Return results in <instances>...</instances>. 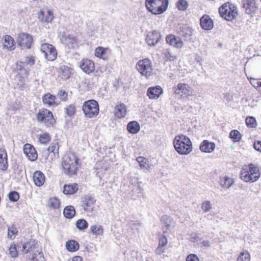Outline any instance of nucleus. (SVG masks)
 Returning <instances> with one entry per match:
<instances>
[{
    "label": "nucleus",
    "instance_id": "58836bf2",
    "mask_svg": "<svg viewBox=\"0 0 261 261\" xmlns=\"http://www.w3.org/2000/svg\"><path fill=\"white\" fill-rule=\"evenodd\" d=\"M76 227L80 230H84L88 228V223L86 220L81 219L76 221Z\"/></svg>",
    "mask_w": 261,
    "mask_h": 261
},
{
    "label": "nucleus",
    "instance_id": "7ed1b4c3",
    "mask_svg": "<svg viewBox=\"0 0 261 261\" xmlns=\"http://www.w3.org/2000/svg\"><path fill=\"white\" fill-rule=\"evenodd\" d=\"M260 172L257 166L250 164L248 167L243 168L240 173V178L245 182H255L260 177Z\"/></svg>",
    "mask_w": 261,
    "mask_h": 261
},
{
    "label": "nucleus",
    "instance_id": "bf43d9fd",
    "mask_svg": "<svg viewBox=\"0 0 261 261\" xmlns=\"http://www.w3.org/2000/svg\"><path fill=\"white\" fill-rule=\"evenodd\" d=\"M253 148L255 150L261 153V141H256L253 143Z\"/></svg>",
    "mask_w": 261,
    "mask_h": 261
},
{
    "label": "nucleus",
    "instance_id": "4c0bfd02",
    "mask_svg": "<svg viewBox=\"0 0 261 261\" xmlns=\"http://www.w3.org/2000/svg\"><path fill=\"white\" fill-rule=\"evenodd\" d=\"M229 136L233 142H239L242 135L238 130L233 129L230 132Z\"/></svg>",
    "mask_w": 261,
    "mask_h": 261
},
{
    "label": "nucleus",
    "instance_id": "423d86ee",
    "mask_svg": "<svg viewBox=\"0 0 261 261\" xmlns=\"http://www.w3.org/2000/svg\"><path fill=\"white\" fill-rule=\"evenodd\" d=\"M219 12L221 17L227 21L234 20L238 15L237 7L229 3L222 5L219 9Z\"/></svg>",
    "mask_w": 261,
    "mask_h": 261
},
{
    "label": "nucleus",
    "instance_id": "f8f14e48",
    "mask_svg": "<svg viewBox=\"0 0 261 261\" xmlns=\"http://www.w3.org/2000/svg\"><path fill=\"white\" fill-rule=\"evenodd\" d=\"M161 38V35L160 33L154 30L147 34L146 41L149 46H154L159 42Z\"/></svg>",
    "mask_w": 261,
    "mask_h": 261
},
{
    "label": "nucleus",
    "instance_id": "0eeeda50",
    "mask_svg": "<svg viewBox=\"0 0 261 261\" xmlns=\"http://www.w3.org/2000/svg\"><path fill=\"white\" fill-rule=\"evenodd\" d=\"M82 109L85 116L90 118L96 116L99 113L98 102L93 99L85 101Z\"/></svg>",
    "mask_w": 261,
    "mask_h": 261
},
{
    "label": "nucleus",
    "instance_id": "c85d7f7f",
    "mask_svg": "<svg viewBox=\"0 0 261 261\" xmlns=\"http://www.w3.org/2000/svg\"><path fill=\"white\" fill-rule=\"evenodd\" d=\"M127 129L129 133L136 134L139 132L140 126L137 121H132L127 124Z\"/></svg>",
    "mask_w": 261,
    "mask_h": 261
},
{
    "label": "nucleus",
    "instance_id": "13d9d810",
    "mask_svg": "<svg viewBox=\"0 0 261 261\" xmlns=\"http://www.w3.org/2000/svg\"><path fill=\"white\" fill-rule=\"evenodd\" d=\"M186 261H199V259L196 255L190 254L187 256Z\"/></svg>",
    "mask_w": 261,
    "mask_h": 261
},
{
    "label": "nucleus",
    "instance_id": "a211bd4d",
    "mask_svg": "<svg viewBox=\"0 0 261 261\" xmlns=\"http://www.w3.org/2000/svg\"><path fill=\"white\" fill-rule=\"evenodd\" d=\"M166 42L174 47L180 48L183 46L184 43L180 38L174 35H168L166 37Z\"/></svg>",
    "mask_w": 261,
    "mask_h": 261
},
{
    "label": "nucleus",
    "instance_id": "338daca9",
    "mask_svg": "<svg viewBox=\"0 0 261 261\" xmlns=\"http://www.w3.org/2000/svg\"><path fill=\"white\" fill-rule=\"evenodd\" d=\"M82 260H83L82 257L80 256H74L72 258V261H82Z\"/></svg>",
    "mask_w": 261,
    "mask_h": 261
},
{
    "label": "nucleus",
    "instance_id": "b1692460",
    "mask_svg": "<svg viewBox=\"0 0 261 261\" xmlns=\"http://www.w3.org/2000/svg\"><path fill=\"white\" fill-rule=\"evenodd\" d=\"M161 222L163 225V229L164 233L167 232L171 227L174 226L175 224L173 219L167 215H165L162 217Z\"/></svg>",
    "mask_w": 261,
    "mask_h": 261
},
{
    "label": "nucleus",
    "instance_id": "a878e982",
    "mask_svg": "<svg viewBox=\"0 0 261 261\" xmlns=\"http://www.w3.org/2000/svg\"><path fill=\"white\" fill-rule=\"evenodd\" d=\"M45 176L42 172L36 171L34 173L33 180L37 186L40 187L42 186L45 181Z\"/></svg>",
    "mask_w": 261,
    "mask_h": 261
},
{
    "label": "nucleus",
    "instance_id": "603ef678",
    "mask_svg": "<svg viewBox=\"0 0 261 261\" xmlns=\"http://www.w3.org/2000/svg\"><path fill=\"white\" fill-rule=\"evenodd\" d=\"M8 237L11 239L13 237H15V234L17 232V228L14 226L8 227Z\"/></svg>",
    "mask_w": 261,
    "mask_h": 261
},
{
    "label": "nucleus",
    "instance_id": "a18cd8bd",
    "mask_svg": "<svg viewBox=\"0 0 261 261\" xmlns=\"http://www.w3.org/2000/svg\"><path fill=\"white\" fill-rule=\"evenodd\" d=\"M19 197V193L15 191H11L8 194L9 199L11 202L17 201Z\"/></svg>",
    "mask_w": 261,
    "mask_h": 261
},
{
    "label": "nucleus",
    "instance_id": "49530a36",
    "mask_svg": "<svg viewBox=\"0 0 261 261\" xmlns=\"http://www.w3.org/2000/svg\"><path fill=\"white\" fill-rule=\"evenodd\" d=\"M250 256L248 252H242L238 257L237 261H250Z\"/></svg>",
    "mask_w": 261,
    "mask_h": 261
},
{
    "label": "nucleus",
    "instance_id": "20e7f679",
    "mask_svg": "<svg viewBox=\"0 0 261 261\" xmlns=\"http://www.w3.org/2000/svg\"><path fill=\"white\" fill-rule=\"evenodd\" d=\"M168 0H145L147 10L154 15L163 13L167 9Z\"/></svg>",
    "mask_w": 261,
    "mask_h": 261
},
{
    "label": "nucleus",
    "instance_id": "5701e85b",
    "mask_svg": "<svg viewBox=\"0 0 261 261\" xmlns=\"http://www.w3.org/2000/svg\"><path fill=\"white\" fill-rule=\"evenodd\" d=\"M38 18L41 22H51L54 18V14L50 10H47L46 13L43 10H41L38 13Z\"/></svg>",
    "mask_w": 261,
    "mask_h": 261
},
{
    "label": "nucleus",
    "instance_id": "cd10ccee",
    "mask_svg": "<svg viewBox=\"0 0 261 261\" xmlns=\"http://www.w3.org/2000/svg\"><path fill=\"white\" fill-rule=\"evenodd\" d=\"M8 163L7 153L5 150L0 151V169L6 171L8 169Z\"/></svg>",
    "mask_w": 261,
    "mask_h": 261
},
{
    "label": "nucleus",
    "instance_id": "f704fd0d",
    "mask_svg": "<svg viewBox=\"0 0 261 261\" xmlns=\"http://www.w3.org/2000/svg\"><path fill=\"white\" fill-rule=\"evenodd\" d=\"M141 169L148 170L150 168L148 160L144 156H140L136 159Z\"/></svg>",
    "mask_w": 261,
    "mask_h": 261
},
{
    "label": "nucleus",
    "instance_id": "a19ab883",
    "mask_svg": "<svg viewBox=\"0 0 261 261\" xmlns=\"http://www.w3.org/2000/svg\"><path fill=\"white\" fill-rule=\"evenodd\" d=\"M189 6V3L186 0H178L176 3V7L180 11L187 10Z\"/></svg>",
    "mask_w": 261,
    "mask_h": 261
},
{
    "label": "nucleus",
    "instance_id": "473e14b6",
    "mask_svg": "<svg viewBox=\"0 0 261 261\" xmlns=\"http://www.w3.org/2000/svg\"><path fill=\"white\" fill-rule=\"evenodd\" d=\"M63 214L65 218L72 219L75 215V210L74 207L72 205L66 206L64 209Z\"/></svg>",
    "mask_w": 261,
    "mask_h": 261
},
{
    "label": "nucleus",
    "instance_id": "37998d69",
    "mask_svg": "<svg viewBox=\"0 0 261 261\" xmlns=\"http://www.w3.org/2000/svg\"><path fill=\"white\" fill-rule=\"evenodd\" d=\"M106 49L101 46L97 47L95 50V56L96 57L105 59Z\"/></svg>",
    "mask_w": 261,
    "mask_h": 261
},
{
    "label": "nucleus",
    "instance_id": "ea45409f",
    "mask_svg": "<svg viewBox=\"0 0 261 261\" xmlns=\"http://www.w3.org/2000/svg\"><path fill=\"white\" fill-rule=\"evenodd\" d=\"M60 201L59 199L56 197L51 198L48 201V206L53 209H57L60 207Z\"/></svg>",
    "mask_w": 261,
    "mask_h": 261
},
{
    "label": "nucleus",
    "instance_id": "3c124183",
    "mask_svg": "<svg viewBox=\"0 0 261 261\" xmlns=\"http://www.w3.org/2000/svg\"><path fill=\"white\" fill-rule=\"evenodd\" d=\"M66 114L71 117L74 115L75 112V108L73 105H70L65 109Z\"/></svg>",
    "mask_w": 261,
    "mask_h": 261
},
{
    "label": "nucleus",
    "instance_id": "bb28decb",
    "mask_svg": "<svg viewBox=\"0 0 261 261\" xmlns=\"http://www.w3.org/2000/svg\"><path fill=\"white\" fill-rule=\"evenodd\" d=\"M79 189L77 184L75 183L65 185L63 188V193L66 195H72L75 193Z\"/></svg>",
    "mask_w": 261,
    "mask_h": 261
},
{
    "label": "nucleus",
    "instance_id": "9d476101",
    "mask_svg": "<svg viewBox=\"0 0 261 261\" xmlns=\"http://www.w3.org/2000/svg\"><path fill=\"white\" fill-rule=\"evenodd\" d=\"M33 39L32 35L27 33H20L18 35L16 42L22 49H30Z\"/></svg>",
    "mask_w": 261,
    "mask_h": 261
},
{
    "label": "nucleus",
    "instance_id": "2f4dec72",
    "mask_svg": "<svg viewBox=\"0 0 261 261\" xmlns=\"http://www.w3.org/2000/svg\"><path fill=\"white\" fill-rule=\"evenodd\" d=\"M220 184L222 187L229 189L233 184V179L227 176L220 177Z\"/></svg>",
    "mask_w": 261,
    "mask_h": 261
},
{
    "label": "nucleus",
    "instance_id": "c03bdc74",
    "mask_svg": "<svg viewBox=\"0 0 261 261\" xmlns=\"http://www.w3.org/2000/svg\"><path fill=\"white\" fill-rule=\"evenodd\" d=\"M59 148L58 143L57 142H53L47 148L48 153L52 152L55 155L56 153H58Z\"/></svg>",
    "mask_w": 261,
    "mask_h": 261
},
{
    "label": "nucleus",
    "instance_id": "79ce46f5",
    "mask_svg": "<svg viewBox=\"0 0 261 261\" xmlns=\"http://www.w3.org/2000/svg\"><path fill=\"white\" fill-rule=\"evenodd\" d=\"M90 230L93 234L96 235H101L103 231V228L101 226H97L96 225L91 226Z\"/></svg>",
    "mask_w": 261,
    "mask_h": 261
},
{
    "label": "nucleus",
    "instance_id": "774afa93",
    "mask_svg": "<svg viewBox=\"0 0 261 261\" xmlns=\"http://www.w3.org/2000/svg\"><path fill=\"white\" fill-rule=\"evenodd\" d=\"M257 87H261V82H257Z\"/></svg>",
    "mask_w": 261,
    "mask_h": 261
},
{
    "label": "nucleus",
    "instance_id": "5fc2aeb1",
    "mask_svg": "<svg viewBox=\"0 0 261 261\" xmlns=\"http://www.w3.org/2000/svg\"><path fill=\"white\" fill-rule=\"evenodd\" d=\"M24 63L27 65L33 66L35 63V58L33 56L26 57L24 59Z\"/></svg>",
    "mask_w": 261,
    "mask_h": 261
},
{
    "label": "nucleus",
    "instance_id": "e2e57ef3",
    "mask_svg": "<svg viewBox=\"0 0 261 261\" xmlns=\"http://www.w3.org/2000/svg\"><path fill=\"white\" fill-rule=\"evenodd\" d=\"M163 247L158 246L155 250V252L158 255H161L164 252V249L163 248Z\"/></svg>",
    "mask_w": 261,
    "mask_h": 261
},
{
    "label": "nucleus",
    "instance_id": "1a4fd4ad",
    "mask_svg": "<svg viewBox=\"0 0 261 261\" xmlns=\"http://www.w3.org/2000/svg\"><path fill=\"white\" fill-rule=\"evenodd\" d=\"M40 50L47 61H53L57 58V51L52 44L48 43L42 44Z\"/></svg>",
    "mask_w": 261,
    "mask_h": 261
},
{
    "label": "nucleus",
    "instance_id": "8fccbe9b",
    "mask_svg": "<svg viewBox=\"0 0 261 261\" xmlns=\"http://www.w3.org/2000/svg\"><path fill=\"white\" fill-rule=\"evenodd\" d=\"M201 208L204 213L209 212L212 208V206L210 201H205L202 203Z\"/></svg>",
    "mask_w": 261,
    "mask_h": 261
},
{
    "label": "nucleus",
    "instance_id": "0e129e2a",
    "mask_svg": "<svg viewBox=\"0 0 261 261\" xmlns=\"http://www.w3.org/2000/svg\"><path fill=\"white\" fill-rule=\"evenodd\" d=\"M201 244H202V246L205 247H210V245H211V243L208 240L203 241Z\"/></svg>",
    "mask_w": 261,
    "mask_h": 261
},
{
    "label": "nucleus",
    "instance_id": "6e6552de",
    "mask_svg": "<svg viewBox=\"0 0 261 261\" xmlns=\"http://www.w3.org/2000/svg\"><path fill=\"white\" fill-rule=\"evenodd\" d=\"M136 68L140 74L146 77L153 74L152 63L148 59L139 61L136 64Z\"/></svg>",
    "mask_w": 261,
    "mask_h": 261
},
{
    "label": "nucleus",
    "instance_id": "ddd939ff",
    "mask_svg": "<svg viewBox=\"0 0 261 261\" xmlns=\"http://www.w3.org/2000/svg\"><path fill=\"white\" fill-rule=\"evenodd\" d=\"M242 7L247 14L251 15L257 10V7L255 0H242Z\"/></svg>",
    "mask_w": 261,
    "mask_h": 261
},
{
    "label": "nucleus",
    "instance_id": "c756f323",
    "mask_svg": "<svg viewBox=\"0 0 261 261\" xmlns=\"http://www.w3.org/2000/svg\"><path fill=\"white\" fill-rule=\"evenodd\" d=\"M37 243L35 240H31L29 242L25 243L22 245V250L25 253H28L36 248Z\"/></svg>",
    "mask_w": 261,
    "mask_h": 261
},
{
    "label": "nucleus",
    "instance_id": "412c9836",
    "mask_svg": "<svg viewBox=\"0 0 261 261\" xmlns=\"http://www.w3.org/2000/svg\"><path fill=\"white\" fill-rule=\"evenodd\" d=\"M200 23L201 27L205 30H211L214 27L213 20L207 14H204L201 17Z\"/></svg>",
    "mask_w": 261,
    "mask_h": 261
},
{
    "label": "nucleus",
    "instance_id": "052dcab7",
    "mask_svg": "<svg viewBox=\"0 0 261 261\" xmlns=\"http://www.w3.org/2000/svg\"><path fill=\"white\" fill-rule=\"evenodd\" d=\"M10 254H11L12 257H15L17 256V252L16 249L15 247H10Z\"/></svg>",
    "mask_w": 261,
    "mask_h": 261
},
{
    "label": "nucleus",
    "instance_id": "aec40b11",
    "mask_svg": "<svg viewBox=\"0 0 261 261\" xmlns=\"http://www.w3.org/2000/svg\"><path fill=\"white\" fill-rule=\"evenodd\" d=\"M23 152L29 159L34 161L37 159V153L35 148L30 144H26L23 147Z\"/></svg>",
    "mask_w": 261,
    "mask_h": 261
},
{
    "label": "nucleus",
    "instance_id": "4d7b16f0",
    "mask_svg": "<svg viewBox=\"0 0 261 261\" xmlns=\"http://www.w3.org/2000/svg\"><path fill=\"white\" fill-rule=\"evenodd\" d=\"M58 95L60 99L62 100H66L67 99L68 94L64 90H61L59 92Z\"/></svg>",
    "mask_w": 261,
    "mask_h": 261
},
{
    "label": "nucleus",
    "instance_id": "e433bc0d",
    "mask_svg": "<svg viewBox=\"0 0 261 261\" xmlns=\"http://www.w3.org/2000/svg\"><path fill=\"white\" fill-rule=\"evenodd\" d=\"M29 259L30 261H45L42 252L38 250L34 253Z\"/></svg>",
    "mask_w": 261,
    "mask_h": 261
},
{
    "label": "nucleus",
    "instance_id": "864d4df0",
    "mask_svg": "<svg viewBox=\"0 0 261 261\" xmlns=\"http://www.w3.org/2000/svg\"><path fill=\"white\" fill-rule=\"evenodd\" d=\"M129 224L132 229L137 231L142 226V223L139 221H132Z\"/></svg>",
    "mask_w": 261,
    "mask_h": 261
},
{
    "label": "nucleus",
    "instance_id": "69168bd1",
    "mask_svg": "<svg viewBox=\"0 0 261 261\" xmlns=\"http://www.w3.org/2000/svg\"><path fill=\"white\" fill-rule=\"evenodd\" d=\"M195 61L199 63L200 65H202V59L199 56H197L195 58Z\"/></svg>",
    "mask_w": 261,
    "mask_h": 261
},
{
    "label": "nucleus",
    "instance_id": "c9c22d12",
    "mask_svg": "<svg viewBox=\"0 0 261 261\" xmlns=\"http://www.w3.org/2000/svg\"><path fill=\"white\" fill-rule=\"evenodd\" d=\"M55 98L56 97L55 96L50 94V93H47L42 97V101L44 104H47L50 106L55 103Z\"/></svg>",
    "mask_w": 261,
    "mask_h": 261
},
{
    "label": "nucleus",
    "instance_id": "4be33fe9",
    "mask_svg": "<svg viewBox=\"0 0 261 261\" xmlns=\"http://www.w3.org/2000/svg\"><path fill=\"white\" fill-rule=\"evenodd\" d=\"M215 147V143L205 140L200 144L199 149L202 152L211 153L214 150Z\"/></svg>",
    "mask_w": 261,
    "mask_h": 261
},
{
    "label": "nucleus",
    "instance_id": "7c9ffc66",
    "mask_svg": "<svg viewBox=\"0 0 261 261\" xmlns=\"http://www.w3.org/2000/svg\"><path fill=\"white\" fill-rule=\"evenodd\" d=\"M14 45L15 42L13 38L9 35H6L4 37V42L3 43L4 47L13 50L14 49Z\"/></svg>",
    "mask_w": 261,
    "mask_h": 261
},
{
    "label": "nucleus",
    "instance_id": "f3484780",
    "mask_svg": "<svg viewBox=\"0 0 261 261\" xmlns=\"http://www.w3.org/2000/svg\"><path fill=\"white\" fill-rule=\"evenodd\" d=\"M174 93L176 94L185 95L186 96H191L192 95V92L191 87L185 83H180L176 87L174 88Z\"/></svg>",
    "mask_w": 261,
    "mask_h": 261
},
{
    "label": "nucleus",
    "instance_id": "2eb2a0df",
    "mask_svg": "<svg viewBox=\"0 0 261 261\" xmlns=\"http://www.w3.org/2000/svg\"><path fill=\"white\" fill-rule=\"evenodd\" d=\"M178 33L185 40L189 41L193 34V30L188 25L184 24L179 28Z\"/></svg>",
    "mask_w": 261,
    "mask_h": 261
},
{
    "label": "nucleus",
    "instance_id": "dca6fc26",
    "mask_svg": "<svg viewBox=\"0 0 261 261\" xmlns=\"http://www.w3.org/2000/svg\"><path fill=\"white\" fill-rule=\"evenodd\" d=\"M61 41L66 45L69 49L74 48L77 45L75 38L72 35H66L64 32L62 34Z\"/></svg>",
    "mask_w": 261,
    "mask_h": 261
},
{
    "label": "nucleus",
    "instance_id": "09e8293b",
    "mask_svg": "<svg viewBox=\"0 0 261 261\" xmlns=\"http://www.w3.org/2000/svg\"><path fill=\"white\" fill-rule=\"evenodd\" d=\"M246 124L248 127H255L256 125V120L253 117H248L246 119Z\"/></svg>",
    "mask_w": 261,
    "mask_h": 261
},
{
    "label": "nucleus",
    "instance_id": "680f3d73",
    "mask_svg": "<svg viewBox=\"0 0 261 261\" xmlns=\"http://www.w3.org/2000/svg\"><path fill=\"white\" fill-rule=\"evenodd\" d=\"M165 57L167 60H169L170 61L173 60L174 58V57L172 56L169 51H166L165 53Z\"/></svg>",
    "mask_w": 261,
    "mask_h": 261
},
{
    "label": "nucleus",
    "instance_id": "f03ea898",
    "mask_svg": "<svg viewBox=\"0 0 261 261\" xmlns=\"http://www.w3.org/2000/svg\"><path fill=\"white\" fill-rule=\"evenodd\" d=\"M79 159L72 153L65 154L63 158L62 167L65 174L72 176L76 173Z\"/></svg>",
    "mask_w": 261,
    "mask_h": 261
},
{
    "label": "nucleus",
    "instance_id": "4468645a",
    "mask_svg": "<svg viewBox=\"0 0 261 261\" xmlns=\"http://www.w3.org/2000/svg\"><path fill=\"white\" fill-rule=\"evenodd\" d=\"M80 67L86 73L90 74L95 70L94 62L89 59H83L80 63Z\"/></svg>",
    "mask_w": 261,
    "mask_h": 261
},
{
    "label": "nucleus",
    "instance_id": "de8ad7c7",
    "mask_svg": "<svg viewBox=\"0 0 261 261\" xmlns=\"http://www.w3.org/2000/svg\"><path fill=\"white\" fill-rule=\"evenodd\" d=\"M50 140V136L47 133H44L40 135L39 140L41 144H45Z\"/></svg>",
    "mask_w": 261,
    "mask_h": 261
},
{
    "label": "nucleus",
    "instance_id": "9b49d317",
    "mask_svg": "<svg viewBox=\"0 0 261 261\" xmlns=\"http://www.w3.org/2000/svg\"><path fill=\"white\" fill-rule=\"evenodd\" d=\"M96 200L91 195H85L82 199V207L87 213H91L95 208Z\"/></svg>",
    "mask_w": 261,
    "mask_h": 261
},
{
    "label": "nucleus",
    "instance_id": "f257e3e1",
    "mask_svg": "<svg viewBox=\"0 0 261 261\" xmlns=\"http://www.w3.org/2000/svg\"><path fill=\"white\" fill-rule=\"evenodd\" d=\"M173 144L176 151L180 154L187 155L192 150V143L190 139L184 135L176 136Z\"/></svg>",
    "mask_w": 261,
    "mask_h": 261
},
{
    "label": "nucleus",
    "instance_id": "393cba45",
    "mask_svg": "<svg viewBox=\"0 0 261 261\" xmlns=\"http://www.w3.org/2000/svg\"><path fill=\"white\" fill-rule=\"evenodd\" d=\"M126 112V107L123 103H120L115 107L114 114L118 118L125 117Z\"/></svg>",
    "mask_w": 261,
    "mask_h": 261
},
{
    "label": "nucleus",
    "instance_id": "6e6d98bb",
    "mask_svg": "<svg viewBox=\"0 0 261 261\" xmlns=\"http://www.w3.org/2000/svg\"><path fill=\"white\" fill-rule=\"evenodd\" d=\"M167 239L165 236H162L159 239V246L164 247L167 244Z\"/></svg>",
    "mask_w": 261,
    "mask_h": 261
},
{
    "label": "nucleus",
    "instance_id": "6ab92c4d",
    "mask_svg": "<svg viewBox=\"0 0 261 261\" xmlns=\"http://www.w3.org/2000/svg\"><path fill=\"white\" fill-rule=\"evenodd\" d=\"M163 89L160 86L151 87L148 88L147 95L150 99H156L163 93Z\"/></svg>",
    "mask_w": 261,
    "mask_h": 261
},
{
    "label": "nucleus",
    "instance_id": "72a5a7b5",
    "mask_svg": "<svg viewBox=\"0 0 261 261\" xmlns=\"http://www.w3.org/2000/svg\"><path fill=\"white\" fill-rule=\"evenodd\" d=\"M66 249L70 252H75L79 250V244L75 240H70L66 243Z\"/></svg>",
    "mask_w": 261,
    "mask_h": 261
},
{
    "label": "nucleus",
    "instance_id": "39448f33",
    "mask_svg": "<svg viewBox=\"0 0 261 261\" xmlns=\"http://www.w3.org/2000/svg\"><path fill=\"white\" fill-rule=\"evenodd\" d=\"M37 122L43 124L46 127H53L56 123L53 113L49 110L42 108L36 115Z\"/></svg>",
    "mask_w": 261,
    "mask_h": 261
}]
</instances>
